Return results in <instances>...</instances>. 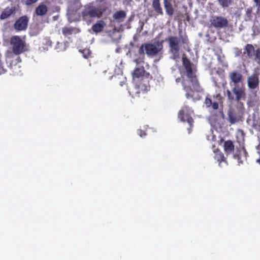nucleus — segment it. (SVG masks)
I'll list each match as a JSON object with an SVG mask.
<instances>
[{
	"mask_svg": "<svg viewBox=\"0 0 260 260\" xmlns=\"http://www.w3.org/2000/svg\"><path fill=\"white\" fill-rule=\"evenodd\" d=\"M219 4L222 8L229 7L232 3V0H217Z\"/></svg>",
	"mask_w": 260,
	"mask_h": 260,
	"instance_id": "nucleus-26",
	"label": "nucleus"
},
{
	"mask_svg": "<svg viewBox=\"0 0 260 260\" xmlns=\"http://www.w3.org/2000/svg\"><path fill=\"white\" fill-rule=\"evenodd\" d=\"M244 50V53L246 54L249 58L252 57L254 55V52H255L254 46L250 44H247Z\"/></svg>",
	"mask_w": 260,
	"mask_h": 260,
	"instance_id": "nucleus-21",
	"label": "nucleus"
},
{
	"mask_svg": "<svg viewBox=\"0 0 260 260\" xmlns=\"http://www.w3.org/2000/svg\"><path fill=\"white\" fill-rule=\"evenodd\" d=\"M259 77L258 75L256 74H253L248 77L247 78V85L249 89L253 91L259 87Z\"/></svg>",
	"mask_w": 260,
	"mask_h": 260,
	"instance_id": "nucleus-13",
	"label": "nucleus"
},
{
	"mask_svg": "<svg viewBox=\"0 0 260 260\" xmlns=\"http://www.w3.org/2000/svg\"><path fill=\"white\" fill-rule=\"evenodd\" d=\"M182 64L185 68L186 76L190 79L193 89L190 86L184 85L183 89L186 92L185 96L188 99H192L194 101H199L202 98L201 94L204 90L201 87L197 77L196 75V70H193L190 60L187 57H183Z\"/></svg>",
	"mask_w": 260,
	"mask_h": 260,
	"instance_id": "nucleus-1",
	"label": "nucleus"
},
{
	"mask_svg": "<svg viewBox=\"0 0 260 260\" xmlns=\"http://www.w3.org/2000/svg\"><path fill=\"white\" fill-rule=\"evenodd\" d=\"M10 43L12 46V52L7 53L8 58H12L13 54L19 55L27 51L26 43L20 36H12L10 39Z\"/></svg>",
	"mask_w": 260,
	"mask_h": 260,
	"instance_id": "nucleus-4",
	"label": "nucleus"
},
{
	"mask_svg": "<svg viewBox=\"0 0 260 260\" xmlns=\"http://www.w3.org/2000/svg\"><path fill=\"white\" fill-rule=\"evenodd\" d=\"M254 55L256 59L257 60V63L260 64V48H257L255 50Z\"/></svg>",
	"mask_w": 260,
	"mask_h": 260,
	"instance_id": "nucleus-30",
	"label": "nucleus"
},
{
	"mask_svg": "<svg viewBox=\"0 0 260 260\" xmlns=\"http://www.w3.org/2000/svg\"><path fill=\"white\" fill-rule=\"evenodd\" d=\"M159 51V49L154 44L146 43L142 44L139 49V54L144 55L145 53L149 56L156 55Z\"/></svg>",
	"mask_w": 260,
	"mask_h": 260,
	"instance_id": "nucleus-9",
	"label": "nucleus"
},
{
	"mask_svg": "<svg viewBox=\"0 0 260 260\" xmlns=\"http://www.w3.org/2000/svg\"><path fill=\"white\" fill-rule=\"evenodd\" d=\"M181 42L182 44H187L188 43V39L187 37H185L182 39Z\"/></svg>",
	"mask_w": 260,
	"mask_h": 260,
	"instance_id": "nucleus-35",
	"label": "nucleus"
},
{
	"mask_svg": "<svg viewBox=\"0 0 260 260\" xmlns=\"http://www.w3.org/2000/svg\"><path fill=\"white\" fill-rule=\"evenodd\" d=\"M83 56L86 58H88L91 55V52L88 49H85L81 51Z\"/></svg>",
	"mask_w": 260,
	"mask_h": 260,
	"instance_id": "nucleus-28",
	"label": "nucleus"
},
{
	"mask_svg": "<svg viewBox=\"0 0 260 260\" xmlns=\"http://www.w3.org/2000/svg\"><path fill=\"white\" fill-rule=\"evenodd\" d=\"M224 150L227 154H230L234 151V145L231 140L226 141L224 143Z\"/></svg>",
	"mask_w": 260,
	"mask_h": 260,
	"instance_id": "nucleus-22",
	"label": "nucleus"
},
{
	"mask_svg": "<svg viewBox=\"0 0 260 260\" xmlns=\"http://www.w3.org/2000/svg\"><path fill=\"white\" fill-rule=\"evenodd\" d=\"M133 79L136 82L132 93V96L140 97V94H144L149 89V81L152 78L144 67L136 68L133 73Z\"/></svg>",
	"mask_w": 260,
	"mask_h": 260,
	"instance_id": "nucleus-2",
	"label": "nucleus"
},
{
	"mask_svg": "<svg viewBox=\"0 0 260 260\" xmlns=\"http://www.w3.org/2000/svg\"><path fill=\"white\" fill-rule=\"evenodd\" d=\"M228 100L231 102H236L241 106V100H245L246 96L245 87L243 85H237L233 87L231 90L226 91Z\"/></svg>",
	"mask_w": 260,
	"mask_h": 260,
	"instance_id": "nucleus-5",
	"label": "nucleus"
},
{
	"mask_svg": "<svg viewBox=\"0 0 260 260\" xmlns=\"http://www.w3.org/2000/svg\"><path fill=\"white\" fill-rule=\"evenodd\" d=\"M29 18L26 15L19 17L15 22L14 28L18 31L25 30L28 26Z\"/></svg>",
	"mask_w": 260,
	"mask_h": 260,
	"instance_id": "nucleus-11",
	"label": "nucleus"
},
{
	"mask_svg": "<svg viewBox=\"0 0 260 260\" xmlns=\"http://www.w3.org/2000/svg\"><path fill=\"white\" fill-rule=\"evenodd\" d=\"M164 4L166 14L168 16H172L174 13V9L171 3L168 0H164Z\"/></svg>",
	"mask_w": 260,
	"mask_h": 260,
	"instance_id": "nucleus-20",
	"label": "nucleus"
},
{
	"mask_svg": "<svg viewBox=\"0 0 260 260\" xmlns=\"http://www.w3.org/2000/svg\"><path fill=\"white\" fill-rule=\"evenodd\" d=\"M152 7L156 13L158 14L162 15L164 12L162 8L160 6L159 0H153Z\"/></svg>",
	"mask_w": 260,
	"mask_h": 260,
	"instance_id": "nucleus-23",
	"label": "nucleus"
},
{
	"mask_svg": "<svg viewBox=\"0 0 260 260\" xmlns=\"http://www.w3.org/2000/svg\"><path fill=\"white\" fill-rule=\"evenodd\" d=\"M215 159L217 160V161L221 162L225 160L224 154H223L222 152H221L218 150H217V151H215Z\"/></svg>",
	"mask_w": 260,
	"mask_h": 260,
	"instance_id": "nucleus-25",
	"label": "nucleus"
},
{
	"mask_svg": "<svg viewBox=\"0 0 260 260\" xmlns=\"http://www.w3.org/2000/svg\"><path fill=\"white\" fill-rule=\"evenodd\" d=\"M216 98L219 100H221V96L220 94H217L216 95Z\"/></svg>",
	"mask_w": 260,
	"mask_h": 260,
	"instance_id": "nucleus-38",
	"label": "nucleus"
},
{
	"mask_svg": "<svg viewBox=\"0 0 260 260\" xmlns=\"http://www.w3.org/2000/svg\"><path fill=\"white\" fill-rule=\"evenodd\" d=\"M241 131V132H242V135H243V131Z\"/></svg>",
	"mask_w": 260,
	"mask_h": 260,
	"instance_id": "nucleus-41",
	"label": "nucleus"
},
{
	"mask_svg": "<svg viewBox=\"0 0 260 260\" xmlns=\"http://www.w3.org/2000/svg\"><path fill=\"white\" fill-rule=\"evenodd\" d=\"M47 7L44 4H40L35 9V13L37 16H42L47 13Z\"/></svg>",
	"mask_w": 260,
	"mask_h": 260,
	"instance_id": "nucleus-19",
	"label": "nucleus"
},
{
	"mask_svg": "<svg viewBox=\"0 0 260 260\" xmlns=\"http://www.w3.org/2000/svg\"><path fill=\"white\" fill-rule=\"evenodd\" d=\"M211 25L216 28H222L228 26L229 22L226 18L219 16H213L210 20Z\"/></svg>",
	"mask_w": 260,
	"mask_h": 260,
	"instance_id": "nucleus-10",
	"label": "nucleus"
},
{
	"mask_svg": "<svg viewBox=\"0 0 260 260\" xmlns=\"http://www.w3.org/2000/svg\"><path fill=\"white\" fill-rule=\"evenodd\" d=\"M254 2L258 5V7L260 8V0H254Z\"/></svg>",
	"mask_w": 260,
	"mask_h": 260,
	"instance_id": "nucleus-37",
	"label": "nucleus"
},
{
	"mask_svg": "<svg viewBox=\"0 0 260 260\" xmlns=\"http://www.w3.org/2000/svg\"><path fill=\"white\" fill-rule=\"evenodd\" d=\"M134 61H135L136 63H137V64H138V63H139L138 59H135V60H134Z\"/></svg>",
	"mask_w": 260,
	"mask_h": 260,
	"instance_id": "nucleus-40",
	"label": "nucleus"
},
{
	"mask_svg": "<svg viewBox=\"0 0 260 260\" xmlns=\"http://www.w3.org/2000/svg\"><path fill=\"white\" fill-rule=\"evenodd\" d=\"M253 18V9L249 7L246 9L245 13L244 16V19L245 21H250L252 20Z\"/></svg>",
	"mask_w": 260,
	"mask_h": 260,
	"instance_id": "nucleus-24",
	"label": "nucleus"
},
{
	"mask_svg": "<svg viewBox=\"0 0 260 260\" xmlns=\"http://www.w3.org/2000/svg\"><path fill=\"white\" fill-rule=\"evenodd\" d=\"M39 0H22V3L26 6H30L36 3Z\"/></svg>",
	"mask_w": 260,
	"mask_h": 260,
	"instance_id": "nucleus-29",
	"label": "nucleus"
},
{
	"mask_svg": "<svg viewBox=\"0 0 260 260\" xmlns=\"http://www.w3.org/2000/svg\"><path fill=\"white\" fill-rule=\"evenodd\" d=\"M108 9L105 5H100L98 7L93 6L92 4H89L84 6L81 12L82 20L89 24L91 23L92 18H101L104 14Z\"/></svg>",
	"mask_w": 260,
	"mask_h": 260,
	"instance_id": "nucleus-3",
	"label": "nucleus"
},
{
	"mask_svg": "<svg viewBox=\"0 0 260 260\" xmlns=\"http://www.w3.org/2000/svg\"><path fill=\"white\" fill-rule=\"evenodd\" d=\"M257 102L256 91H252L251 93L249 94L247 101V104L249 108L255 106Z\"/></svg>",
	"mask_w": 260,
	"mask_h": 260,
	"instance_id": "nucleus-16",
	"label": "nucleus"
},
{
	"mask_svg": "<svg viewBox=\"0 0 260 260\" xmlns=\"http://www.w3.org/2000/svg\"><path fill=\"white\" fill-rule=\"evenodd\" d=\"M17 62H20L21 61V59L20 57L18 56L16 58Z\"/></svg>",
	"mask_w": 260,
	"mask_h": 260,
	"instance_id": "nucleus-39",
	"label": "nucleus"
},
{
	"mask_svg": "<svg viewBox=\"0 0 260 260\" xmlns=\"http://www.w3.org/2000/svg\"><path fill=\"white\" fill-rule=\"evenodd\" d=\"M74 31L73 28L68 27H64L62 28V34L65 36L71 35Z\"/></svg>",
	"mask_w": 260,
	"mask_h": 260,
	"instance_id": "nucleus-27",
	"label": "nucleus"
},
{
	"mask_svg": "<svg viewBox=\"0 0 260 260\" xmlns=\"http://www.w3.org/2000/svg\"><path fill=\"white\" fill-rule=\"evenodd\" d=\"M193 113V110L188 106H184L179 111L178 114V118L182 122H187L189 127L187 128L188 133H191L193 127L194 120L191 117Z\"/></svg>",
	"mask_w": 260,
	"mask_h": 260,
	"instance_id": "nucleus-6",
	"label": "nucleus"
},
{
	"mask_svg": "<svg viewBox=\"0 0 260 260\" xmlns=\"http://www.w3.org/2000/svg\"><path fill=\"white\" fill-rule=\"evenodd\" d=\"M126 16V12L123 10L116 11L113 15V18L117 22H122Z\"/></svg>",
	"mask_w": 260,
	"mask_h": 260,
	"instance_id": "nucleus-17",
	"label": "nucleus"
},
{
	"mask_svg": "<svg viewBox=\"0 0 260 260\" xmlns=\"http://www.w3.org/2000/svg\"><path fill=\"white\" fill-rule=\"evenodd\" d=\"M106 26V22L103 20H100L92 26L91 29L94 32L98 34L102 32Z\"/></svg>",
	"mask_w": 260,
	"mask_h": 260,
	"instance_id": "nucleus-15",
	"label": "nucleus"
},
{
	"mask_svg": "<svg viewBox=\"0 0 260 260\" xmlns=\"http://www.w3.org/2000/svg\"><path fill=\"white\" fill-rule=\"evenodd\" d=\"M244 110V105L241 103V106L238 109V111H236L234 109H231L229 110L228 113V121L229 122L233 124L237 122H239L241 120L242 115L243 114Z\"/></svg>",
	"mask_w": 260,
	"mask_h": 260,
	"instance_id": "nucleus-8",
	"label": "nucleus"
},
{
	"mask_svg": "<svg viewBox=\"0 0 260 260\" xmlns=\"http://www.w3.org/2000/svg\"><path fill=\"white\" fill-rule=\"evenodd\" d=\"M211 106L214 110H217L218 109L219 105L217 102H212Z\"/></svg>",
	"mask_w": 260,
	"mask_h": 260,
	"instance_id": "nucleus-34",
	"label": "nucleus"
},
{
	"mask_svg": "<svg viewBox=\"0 0 260 260\" xmlns=\"http://www.w3.org/2000/svg\"><path fill=\"white\" fill-rule=\"evenodd\" d=\"M137 134L139 136H140L141 137H143L146 136L147 134L145 132V131H143L142 129H138L137 131Z\"/></svg>",
	"mask_w": 260,
	"mask_h": 260,
	"instance_id": "nucleus-32",
	"label": "nucleus"
},
{
	"mask_svg": "<svg viewBox=\"0 0 260 260\" xmlns=\"http://www.w3.org/2000/svg\"><path fill=\"white\" fill-rule=\"evenodd\" d=\"M247 152L244 148H242L238 149L236 152L234 154V157L237 159L239 162H241V159L242 157H246L247 155Z\"/></svg>",
	"mask_w": 260,
	"mask_h": 260,
	"instance_id": "nucleus-18",
	"label": "nucleus"
},
{
	"mask_svg": "<svg viewBox=\"0 0 260 260\" xmlns=\"http://www.w3.org/2000/svg\"><path fill=\"white\" fill-rule=\"evenodd\" d=\"M16 7L13 6L11 7H6L2 12L0 15V19L4 20L6 19L12 15H14L16 13Z\"/></svg>",
	"mask_w": 260,
	"mask_h": 260,
	"instance_id": "nucleus-14",
	"label": "nucleus"
},
{
	"mask_svg": "<svg viewBox=\"0 0 260 260\" xmlns=\"http://www.w3.org/2000/svg\"><path fill=\"white\" fill-rule=\"evenodd\" d=\"M205 103L207 107L211 106L212 104V100L210 98L207 97L205 99Z\"/></svg>",
	"mask_w": 260,
	"mask_h": 260,
	"instance_id": "nucleus-31",
	"label": "nucleus"
},
{
	"mask_svg": "<svg viewBox=\"0 0 260 260\" xmlns=\"http://www.w3.org/2000/svg\"><path fill=\"white\" fill-rule=\"evenodd\" d=\"M7 72V70L4 68L3 63L0 61V75L5 74Z\"/></svg>",
	"mask_w": 260,
	"mask_h": 260,
	"instance_id": "nucleus-33",
	"label": "nucleus"
},
{
	"mask_svg": "<svg viewBox=\"0 0 260 260\" xmlns=\"http://www.w3.org/2000/svg\"><path fill=\"white\" fill-rule=\"evenodd\" d=\"M165 41L168 43L170 48L169 52L173 55V58L176 59L179 57V51L181 46L178 38L175 36H170Z\"/></svg>",
	"mask_w": 260,
	"mask_h": 260,
	"instance_id": "nucleus-7",
	"label": "nucleus"
},
{
	"mask_svg": "<svg viewBox=\"0 0 260 260\" xmlns=\"http://www.w3.org/2000/svg\"><path fill=\"white\" fill-rule=\"evenodd\" d=\"M256 150L257 153L260 156V141H259L258 144L257 145V146H256Z\"/></svg>",
	"mask_w": 260,
	"mask_h": 260,
	"instance_id": "nucleus-36",
	"label": "nucleus"
},
{
	"mask_svg": "<svg viewBox=\"0 0 260 260\" xmlns=\"http://www.w3.org/2000/svg\"><path fill=\"white\" fill-rule=\"evenodd\" d=\"M229 77L231 86L233 84L235 86L239 85V83L243 80L242 75L238 71H233L229 73Z\"/></svg>",
	"mask_w": 260,
	"mask_h": 260,
	"instance_id": "nucleus-12",
	"label": "nucleus"
}]
</instances>
